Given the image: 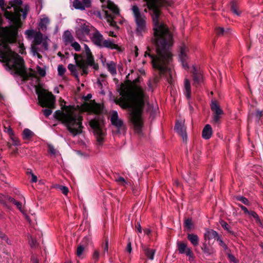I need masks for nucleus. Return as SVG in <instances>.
<instances>
[{"instance_id": "obj_1", "label": "nucleus", "mask_w": 263, "mask_h": 263, "mask_svg": "<svg viewBox=\"0 0 263 263\" xmlns=\"http://www.w3.org/2000/svg\"><path fill=\"white\" fill-rule=\"evenodd\" d=\"M22 4L21 0H11L6 3L4 0H0V7L10 23L8 27H0V58L2 59L0 62L6 63V69L11 71L12 74H16L23 81H26L31 76V73L25 69L23 58L12 51L8 45L16 41L18 28L21 25V12L25 20L30 9L28 5L22 9Z\"/></svg>"}, {"instance_id": "obj_2", "label": "nucleus", "mask_w": 263, "mask_h": 263, "mask_svg": "<svg viewBox=\"0 0 263 263\" xmlns=\"http://www.w3.org/2000/svg\"><path fill=\"white\" fill-rule=\"evenodd\" d=\"M148 8L151 11L153 20L154 42L156 47V55L147 49L145 57L148 56L153 67L160 74L167 73L170 78L167 79L172 83V54L171 47L173 44V36L168 27L164 22L163 16L159 8L164 5L165 0H145Z\"/></svg>"}, {"instance_id": "obj_3", "label": "nucleus", "mask_w": 263, "mask_h": 263, "mask_svg": "<svg viewBox=\"0 0 263 263\" xmlns=\"http://www.w3.org/2000/svg\"><path fill=\"white\" fill-rule=\"evenodd\" d=\"M120 95L116 103L124 109H129L130 121L136 132L140 134L143 125L141 114L146 99L143 90L136 84L122 85Z\"/></svg>"}, {"instance_id": "obj_4", "label": "nucleus", "mask_w": 263, "mask_h": 263, "mask_svg": "<svg viewBox=\"0 0 263 263\" xmlns=\"http://www.w3.org/2000/svg\"><path fill=\"white\" fill-rule=\"evenodd\" d=\"M62 110H57L54 117L62 122L68 130L73 136L80 134L82 131V117L74 106L64 105Z\"/></svg>"}, {"instance_id": "obj_5", "label": "nucleus", "mask_w": 263, "mask_h": 263, "mask_svg": "<svg viewBox=\"0 0 263 263\" xmlns=\"http://www.w3.org/2000/svg\"><path fill=\"white\" fill-rule=\"evenodd\" d=\"M84 51L81 54H74V59L76 66L82 70V75H87L88 73V67L97 70L99 68L98 65L95 62L94 58L89 47L84 45Z\"/></svg>"}, {"instance_id": "obj_6", "label": "nucleus", "mask_w": 263, "mask_h": 263, "mask_svg": "<svg viewBox=\"0 0 263 263\" xmlns=\"http://www.w3.org/2000/svg\"><path fill=\"white\" fill-rule=\"evenodd\" d=\"M36 92L41 106L48 108L43 110L44 115L47 117L52 113L51 108L54 107L55 98L51 92L42 88H37Z\"/></svg>"}, {"instance_id": "obj_7", "label": "nucleus", "mask_w": 263, "mask_h": 263, "mask_svg": "<svg viewBox=\"0 0 263 263\" xmlns=\"http://www.w3.org/2000/svg\"><path fill=\"white\" fill-rule=\"evenodd\" d=\"M91 42L100 48H106L111 49H118V46L115 43L114 40L109 38L105 39L103 35L96 28L90 35Z\"/></svg>"}, {"instance_id": "obj_8", "label": "nucleus", "mask_w": 263, "mask_h": 263, "mask_svg": "<svg viewBox=\"0 0 263 263\" xmlns=\"http://www.w3.org/2000/svg\"><path fill=\"white\" fill-rule=\"evenodd\" d=\"M103 8L105 18L109 25L114 27H116L115 19L116 16L120 15L119 10L117 6L111 1H108L103 5Z\"/></svg>"}, {"instance_id": "obj_9", "label": "nucleus", "mask_w": 263, "mask_h": 263, "mask_svg": "<svg viewBox=\"0 0 263 263\" xmlns=\"http://www.w3.org/2000/svg\"><path fill=\"white\" fill-rule=\"evenodd\" d=\"M77 22L78 26L75 29L76 36L80 40L85 41L87 36L90 34V31H93L95 28L84 20L79 19Z\"/></svg>"}, {"instance_id": "obj_10", "label": "nucleus", "mask_w": 263, "mask_h": 263, "mask_svg": "<svg viewBox=\"0 0 263 263\" xmlns=\"http://www.w3.org/2000/svg\"><path fill=\"white\" fill-rule=\"evenodd\" d=\"M132 10L137 26L136 33L139 36L142 35L147 31L146 17L144 14L140 13L138 6H134Z\"/></svg>"}, {"instance_id": "obj_11", "label": "nucleus", "mask_w": 263, "mask_h": 263, "mask_svg": "<svg viewBox=\"0 0 263 263\" xmlns=\"http://www.w3.org/2000/svg\"><path fill=\"white\" fill-rule=\"evenodd\" d=\"M89 125L93 129V132L98 144L100 145L102 144L105 133L101 126L100 121L95 119L91 120L89 122Z\"/></svg>"}, {"instance_id": "obj_12", "label": "nucleus", "mask_w": 263, "mask_h": 263, "mask_svg": "<svg viewBox=\"0 0 263 263\" xmlns=\"http://www.w3.org/2000/svg\"><path fill=\"white\" fill-rule=\"evenodd\" d=\"M43 40V34L40 31H36L33 37L34 45L31 46V51L33 56H36L39 59H41L42 55L39 53L37 46L42 43Z\"/></svg>"}, {"instance_id": "obj_13", "label": "nucleus", "mask_w": 263, "mask_h": 263, "mask_svg": "<svg viewBox=\"0 0 263 263\" xmlns=\"http://www.w3.org/2000/svg\"><path fill=\"white\" fill-rule=\"evenodd\" d=\"M189 49L186 46L182 45L180 48V53L179 54V60L182 64V67L185 69H189L187 60L188 59Z\"/></svg>"}, {"instance_id": "obj_14", "label": "nucleus", "mask_w": 263, "mask_h": 263, "mask_svg": "<svg viewBox=\"0 0 263 263\" xmlns=\"http://www.w3.org/2000/svg\"><path fill=\"white\" fill-rule=\"evenodd\" d=\"M192 74L194 86L198 87L201 85L203 82V77L202 71L200 69H197L195 66H193Z\"/></svg>"}, {"instance_id": "obj_15", "label": "nucleus", "mask_w": 263, "mask_h": 263, "mask_svg": "<svg viewBox=\"0 0 263 263\" xmlns=\"http://www.w3.org/2000/svg\"><path fill=\"white\" fill-rule=\"evenodd\" d=\"M91 1L92 0H73L72 6L76 9L83 11L91 7Z\"/></svg>"}, {"instance_id": "obj_16", "label": "nucleus", "mask_w": 263, "mask_h": 263, "mask_svg": "<svg viewBox=\"0 0 263 263\" xmlns=\"http://www.w3.org/2000/svg\"><path fill=\"white\" fill-rule=\"evenodd\" d=\"M211 108L214 112L213 121L215 123H217L220 119L221 115L223 114V111L215 101H212Z\"/></svg>"}, {"instance_id": "obj_17", "label": "nucleus", "mask_w": 263, "mask_h": 263, "mask_svg": "<svg viewBox=\"0 0 263 263\" xmlns=\"http://www.w3.org/2000/svg\"><path fill=\"white\" fill-rule=\"evenodd\" d=\"M110 121L111 124L116 126L118 130L122 129L124 127L123 121L119 118L117 111H112L110 116Z\"/></svg>"}, {"instance_id": "obj_18", "label": "nucleus", "mask_w": 263, "mask_h": 263, "mask_svg": "<svg viewBox=\"0 0 263 263\" xmlns=\"http://www.w3.org/2000/svg\"><path fill=\"white\" fill-rule=\"evenodd\" d=\"M84 108L87 111L97 114L100 113L102 110L101 105L95 102L86 104Z\"/></svg>"}, {"instance_id": "obj_19", "label": "nucleus", "mask_w": 263, "mask_h": 263, "mask_svg": "<svg viewBox=\"0 0 263 263\" xmlns=\"http://www.w3.org/2000/svg\"><path fill=\"white\" fill-rule=\"evenodd\" d=\"M142 251L146 258L151 260L154 258V255L156 253V250L149 248L147 246H142Z\"/></svg>"}, {"instance_id": "obj_20", "label": "nucleus", "mask_w": 263, "mask_h": 263, "mask_svg": "<svg viewBox=\"0 0 263 263\" xmlns=\"http://www.w3.org/2000/svg\"><path fill=\"white\" fill-rule=\"evenodd\" d=\"M183 93L187 98L190 99L191 97V86L190 80L186 78L184 79L183 84Z\"/></svg>"}, {"instance_id": "obj_21", "label": "nucleus", "mask_w": 263, "mask_h": 263, "mask_svg": "<svg viewBox=\"0 0 263 263\" xmlns=\"http://www.w3.org/2000/svg\"><path fill=\"white\" fill-rule=\"evenodd\" d=\"M50 20L47 16H43L40 19L39 24V29L43 32H45L47 29V26L49 25Z\"/></svg>"}, {"instance_id": "obj_22", "label": "nucleus", "mask_w": 263, "mask_h": 263, "mask_svg": "<svg viewBox=\"0 0 263 263\" xmlns=\"http://www.w3.org/2000/svg\"><path fill=\"white\" fill-rule=\"evenodd\" d=\"M62 38L65 45L70 44L74 41L73 36L69 30L64 32Z\"/></svg>"}, {"instance_id": "obj_23", "label": "nucleus", "mask_w": 263, "mask_h": 263, "mask_svg": "<svg viewBox=\"0 0 263 263\" xmlns=\"http://www.w3.org/2000/svg\"><path fill=\"white\" fill-rule=\"evenodd\" d=\"M175 129L176 132L182 137L183 139H186L187 136L184 126L179 122H176Z\"/></svg>"}, {"instance_id": "obj_24", "label": "nucleus", "mask_w": 263, "mask_h": 263, "mask_svg": "<svg viewBox=\"0 0 263 263\" xmlns=\"http://www.w3.org/2000/svg\"><path fill=\"white\" fill-rule=\"evenodd\" d=\"M204 239L206 240H210L213 238H216L217 239L218 234L217 232L213 230L208 229L206 230L204 235Z\"/></svg>"}, {"instance_id": "obj_25", "label": "nucleus", "mask_w": 263, "mask_h": 263, "mask_svg": "<svg viewBox=\"0 0 263 263\" xmlns=\"http://www.w3.org/2000/svg\"><path fill=\"white\" fill-rule=\"evenodd\" d=\"M212 134V129L211 125L206 124L202 132V138L204 139H209L211 138Z\"/></svg>"}, {"instance_id": "obj_26", "label": "nucleus", "mask_w": 263, "mask_h": 263, "mask_svg": "<svg viewBox=\"0 0 263 263\" xmlns=\"http://www.w3.org/2000/svg\"><path fill=\"white\" fill-rule=\"evenodd\" d=\"M187 238L194 247H197L199 245V238L196 234H188Z\"/></svg>"}, {"instance_id": "obj_27", "label": "nucleus", "mask_w": 263, "mask_h": 263, "mask_svg": "<svg viewBox=\"0 0 263 263\" xmlns=\"http://www.w3.org/2000/svg\"><path fill=\"white\" fill-rule=\"evenodd\" d=\"M106 67L108 71L112 76H115L117 74L116 64L113 61H110L106 64Z\"/></svg>"}, {"instance_id": "obj_28", "label": "nucleus", "mask_w": 263, "mask_h": 263, "mask_svg": "<svg viewBox=\"0 0 263 263\" xmlns=\"http://www.w3.org/2000/svg\"><path fill=\"white\" fill-rule=\"evenodd\" d=\"M201 250L206 255H210L215 252L213 248L209 247L206 243H203L201 247Z\"/></svg>"}, {"instance_id": "obj_29", "label": "nucleus", "mask_w": 263, "mask_h": 263, "mask_svg": "<svg viewBox=\"0 0 263 263\" xmlns=\"http://www.w3.org/2000/svg\"><path fill=\"white\" fill-rule=\"evenodd\" d=\"M34 135V133L31 130L25 128L23 132L22 137L24 140H29Z\"/></svg>"}, {"instance_id": "obj_30", "label": "nucleus", "mask_w": 263, "mask_h": 263, "mask_svg": "<svg viewBox=\"0 0 263 263\" xmlns=\"http://www.w3.org/2000/svg\"><path fill=\"white\" fill-rule=\"evenodd\" d=\"M177 249L179 253L184 254L186 250L189 249V247H187V245L185 243L180 241L177 243Z\"/></svg>"}, {"instance_id": "obj_31", "label": "nucleus", "mask_w": 263, "mask_h": 263, "mask_svg": "<svg viewBox=\"0 0 263 263\" xmlns=\"http://www.w3.org/2000/svg\"><path fill=\"white\" fill-rule=\"evenodd\" d=\"M68 69L71 72L72 75H73L77 78H78V74L76 65L72 64H69L68 65Z\"/></svg>"}, {"instance_id": "obj_32", "label": "nucleus", "mask_w": 263, "mask_h": 263, "mask_svg": "<svg viewBox=\"0 0 263 263\" xmlns=\"http://www.w3.org/2000/svg\"><path fill=\"white\" fill-rule=\"evenodd\" d=\"M231 11L233 13L237 15H239L240 13L238 11V6L235 1H232L231 3Z\"/></svg>"}, {"instance_id": "obj_33", "label": "nucleus", "mask_w": 263, "mask_h": 263, "mask_svg": "<svg viewBox=\"0 0 263 263\" xmlns=\"http://www.w3.org/2000/svg\"><path fill=\"white\" fill-rule=\"evenodd\" d=\"M220 223L221 227L226 230H227L229 233L234 234V232L231 230L230 226L224 221L221 220L220 221Z\"/></svg>"}, {"instance_id": "obj_34", "label": "nucleus", "mask_w": 263, "mask_h": 263, "mask_svg": "<svg viewBox=\"0 0 263 263\" xmlns=\"http://www.w3.org/2000/svg\"><path fill=\"white\" fill-rule=\"evenodd\" d=\"M184 253L189 257V260L191 262L194 260V255L191 248H189Z\"/></svg>"}, {"instance_id": "obj_35", "label": "nucleus", "mask_w": 263, "mask_h": 263, "mask_svg": "<svg viewBox=\"0 0 263 263\" xmlns=\"http://www.w3.org/2000/svg\"><path fill=\"white\" fill-rule=\"evenodd\" d=\"M247 214H248L249 216L253 217L255 219L256 222H257L258 223L261 224V220H260L258 214L256 212H255L254 211H249V213H248Z\"/></svg>"}, {"instance_id": "obj_36", "label": "nucleus", "mask_w": 263, "mask_h": 263, "mask_svg": "<svg viewBox=\"0 0 263 263\" xmlns=\"http://www.w3.org/2000/svg\"><path fill=\"white\" fill-rule=\"evenodd\" d=\"M115 181L117 182L120 185H123L125 186L126 185L128 184L127 181H126L125 179L122 177H118L115 178Z\"/></svg>"}, {"instance_id": "obj_37", "label": "nucleus", "mask_w": 263, "mask_h": 263, "mask_svg": "<svg viewBox=\"0 0 263 263\" xmlns=\"http://www.w3.org/2000/svg\"><path fill=\"white\" fill-rule=\"evenodd\" d=\"M9 201L15 205L18 209H19L21 211H22V203L20 202L19 201H16L15 199L13 198H9Z\"/></svg>"}, {"instance_id": "obj_38", "label": "nucleus", "mask_w": 263, "mask_h": 263, "mask_svg": "<svg viewBox=\"0 0 263 263\" xmlns=\"http://www.w3.org/2000/svg\"><path fill=\"white\" fill-rule=\"evenodd\" d=\"M236 199L239 201H241L243 204L249 205L250 204V202L249 200L245 197L241 196H238L236 197Z\"/></svg>"}, {"instance_id": "obj_39", "label": "nucleus", "mask_w": 263, "mask_h": 263, "mask_svg": "<svg viewBox=\"0 0 263 263\" xmlns=\"http://www.w3.org/2000/svg\"><path fill=\"white\" fill-rule=\"evenodd\" d=\"M70 45L76 51H80L81 49L80 45L74 41L70 44Z\"/></svg>"}, {"instance_id": "obj_40", "label": "nucleus", "mask_w": 263, "mask_h": 263, "mask_svg": "<svg viewBox=\"0 0 263 263\" xmlns=\"http://www.w3.org/2000/svg\"><path fill=\"white\" fill-rule=\"evenodd\" d=\"M10 137L11 140L12 141L13 145H14L15 146L20 145V141L19 139L17 137H16L14 136V135Z\"/></svg>"}, {"instance_id": "obj_41", "label": "nucleus", "mask_w": 263, "mask_h": 263, "mask_svg": "<svg viewBox=\"0 0 263 263\" xmlns=\"http://www.w3.org/2000/svg\"><path fill=\"white\" fill-rule=\"evenodd\" d=\"M66 68L62 65H59L58 67V71L59 76H63L66 72Z\"/></svg>"}, {"instance_id": "obj_42", "label": "nucleus", "mask_w": 263, "mask_h": 263, "mask_svg": "<svg viewBox=\"0 0 263 263\" xmlns=\"http://www.w3.org/2000/svg\"><path fill=\"white\" fill-rule=\"evenodd\" d=\"M36 31L33 30H27L25 31V34L27 35L28 38L31 39L33 37Z\"/></svg>"}, {"instance_id": "obj_43", "label": "nucleus", "mask_w": 263, "mask_h": 263, "mask_svg": "<svg viewBox=\"0 0 263 263\" xmlns=\"http://www.w3.org/2000/svg\"><path fill=\"white\" fill-rule=\"evenodd\" d=\"M184 224L185 228H186V229H187L189 230H191L192 229V220L189 218L186 219L184 221Z\"/></svg>"}, {"instance_id": "obj_44", "label": "nucleus", "mask_w": 263, "mask_h": 263, "mask_svg": "<svg viewBox=\"0 0 263 263\" xmlns=\"http://www.w3.org/2000/svg\"><path fill=\"white\" fill-rule=\"evenodd\" d=\"M36 70L38 73L42 77H44L46 75V71L44 68L41 67L40 66H37Z\"/></svg>"}, {"instance_id": "obj_45", "label": "nucleus", "mask_w": 263, "mask_h": 263, "mask_svg": "<svg viewBox=\"0 0 263 263\" xmlns=\"http://www.w3.org/2000/svg\"><path fill=\"white\" fill-rule=\"evenodd\" d=\"M48 152L54 156H55L58 153L57 149L52 145H48Z\"/></svg>"}, {"instance_id": "obj_46", "label": "nucleus", "mask_w": 263, "mask_h": 263, "mask_svg": "<svg viewBox=\"0 0 263 263\" xmlns=\"http://www.w3.org/2000/svg\"><path fill=\"white\" fill-rule=\"evenodd\" d=\"M216 32L217 35H221L226 33L227 31L224 30V28L222 27H218L216 28Z\"/></svg>"}, {"instance_id": "obj_47", "label": "nucleus", "mask_w": 263, "mask_h": 263, "mask_svg": "<svg viewBox=\"0 0 263 263\" xmlns=\"http://www.w3.org/2000/svg\"><path fill=\"white\" fill-rule=\"evenodd\" d=\"M84 250V248L82 246H79L77 248V254L78 256H80Z\"/></svg>"}, {"instance_id": "obj_48", "label": "nucleus", "mask_w": 263, "mask_h": 263, "mask_svg": "<svg viewBox=\"0 0 263 263\" xmlns=\"http://www.w3.org/2000/svg\"><path fill=\"white\" fill-rule=\"evenodd\" d=\"M100 256V253L98 250H95L92 255V257L95 261H98Z\"/></svg>"}, {"instance_id": "obj_49", "label": "nucleus", "mask_w": 263, "mask_h": 263, "mask_svg": "<svg viewBox=\"0 0 263 263\" xmlns=\"http://www.w3.org/2000/svg\"><path fill=\"white\" fill-rule=\"evenodd\" d=\"M59 189L65 195H66L68 194V189L66 186H60Z\"/></svg>"}, {"instance_id": "obj_50", "label": "nucleus", "mask_w": 263, "mask_h": 263, "mask_svg": "<svg viewBox=\"0 0 263 263\" xmlns=\"http://www.w3.org/2000/svg\"><path fill=\"white\" fill-rule=\"evenodd\" d=\"M262 111L259 110H257L255 114V117L257 121H259L260 117L262 116Z\"/></svg>"}, {"instance_id": "obj_51", "label": "nucleus", "mask_w": 263, "mask_h": 263, "mask_svg": "<svg viewBox=\"0 0 263 263\" xmlns=\"http://www.w3.org/2000/svg\"><path fill=\"white\" fill-rule=\"evenodd\" d=\"M217 240L219 241L220 245L222 246L224 250H226L227 249H228V247L220 237L217 238Z\"/></svg>"}, {"instance_id": "obj_52", "label": "nucleus", "mask_w": 263, "mask_h": 263, "mask_svg": "<svg viewBox=\"0 0 263 263\" xmlns=\"http://www.w3.org/2000/svg\"><path fill=\"white\" fill-rule=\"evenodd\" d=\"M228 258L231 262H233L234 263H237L236 259L234 255L231 254H228Z\"/></svg>"}, {"instance_id": "obj_53", "label": "nucleus", "mask_w": 263, "mask_h": 263, "mask_svg": "<svg viewBox=\"0 0 263 263\" xmlns=\"http://www.w3.org/2000/svg\"><path fill=\"white\" fill-rule=\"evenodd\" d=\"M0 238L2 239L5 241L7 243H10V242H8V239L7 237V236L5 235V234L0 232Z\"/></svg>"}, {"instance_id": "obj_54", "label": "nucleus", "mask_w": 263, "mask_h": 263, "mask_svg": "<svg viewBox=\"0 0 263 263\" xmlns=\"http://www.w3.org/2000/svg\"><path fill=\"white\" fill-rule=\"evenodd\" d=\"M239 206L246 214L249 213L250 211H249L246 206L241 204L239 205Z\"/></svg>"}, {"instance_id": "obj_55", "label": "nucleus", "mask_w": 263, "mask_h": 263, "mask_svg": "<svg viewBox=\"0 0 263 263\" xmlns=\"http://www.w3.org/2000/svg\"><path fill=\"white\" fill-rule=\"evenodd\" d=\"M132 249L131 243L130 242H129L127 243V247H126V251L129 253H130L131 252H132Z\"/></svg>"}, {"instance_id": "obj_56", "label": "nucleus", "mask_w": 263, "mask_h": 263, "mask_svg": "<svg viewBox=\"0 0 263 263\" xmlns=\"http://www.w3.org/2000/svg\"><path fill=\"white\" fill-rule=\"evenodd\" d=\"M30 174L31 175V182H36L37 181V177L32 173H30Z\"/></svg>"}, {"instance_id": "obj_57", "label": "nucleus", "mask_w": 263, "mask_h": 263, "mask_svg": "<svg viewBox=\"0 0 263 263\" xmlns=\"http://www.w3.org/2000/svg\"><path fill=\"white\" fill-rule=\"evenodd\" d=\"M7 133L9 134L10 137L14 135L12 129L10 127L7 129Z\"/></svg>"}, {"instance_id": "obj_58", "label": "nucleus", "mask_w": 263, "mask_h": 263, "mask_svg": "<svg viewBox=\"0 0 263 263\" xmlns=\"http://www.w3.org/2000/svg\"><path fill=\"white\" fill-rule=\"evenodd\" d=\"M109 36L112 37H116V34L112 31H109L107 32Z\"/></svg>"}, {"instance_id": "obj_59", "label": "nucleus", "mask_w": 263, "mask_h": 263, "mask_svg": "<svg viewBox=\"0 0 263 263\" xmlns=\"http://www.w3.org/2000/svg\"><path fill=\"white\" fill-rule=\"evenodd\" d=\"M108 241H106V242H105V245L104 247V251L105 252H108Z\"/></svg>"}, {"instance_id": "obj_60", "label": "nucleus", "mask_w": 263, "mask_h": 263, "mask_svg": "<svg viewBox=\"0 0 263 263\" xmlns=\"http://www.w3.org/2000/svg\"><path fill=\"white\" fill-rule=\"evenodd\" d=\"M144 232L146 235H149L151 233V230L149 229H146L144 230Z\"/></svg>"}, {"instance_id": "obj_61", "label": "nucleus", "mask_w": 263, "mask_h": 263, "mask_svg": "<svg viewBox=\"0 0 263 263\" xmlns=\"http://www.w3.org/2000/svg\"><path fill=\"white\" fill-rule=\"evenodd\" d=\"M137 231L139 233H141L142 232V228L140 224V223H138V226H137Z\"/></svg>"}, {"instance_id": "obj_62", "label": "nucleus", "mask_w": 263, "mask_h": 263, "mask_svg": "<svg viewBox=\"0 0 263 263\" xmlns=\"http://www.w3.org/2000/svg\"><path fill=\"white\" fill-rule=\"evenodd\" d=\"M138 48L137 46H135V56L136 57H138Z\"/></svg>"}, {"instance_id": "obj_63", "label": "nucleus", "mask_w": 263, "mask_h": 263, "mask_svg": "<svg viewBox=\"0 0 263 263\" xmlns=\"http://www.w3.org/2000/svg\"><path fill=\"white\" fill-rule=\"evenodd\" d=\"M32 263H39L38 260L36 258L32 259Z\"/></svg>"}, {"instance_id": "obj_64", "label": "nucleus", "mask_w": 263, "mask_h": 263, "mask_svg": "<svg viewBox=\"0 0 263 263\" xmlns=\"http://www.w3.org/2000/svg\"><path fill=\"white\" fill-rule=\"evenodd\" d=\"M54 92H55V93H59V89H58V87H55L54 89Z\"/></svg>"}]
</instances>
